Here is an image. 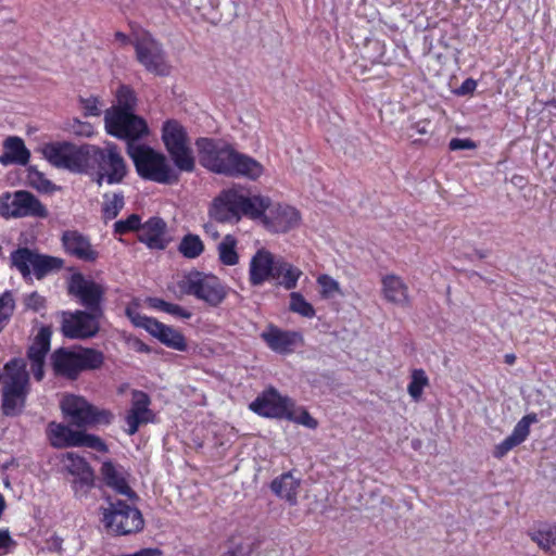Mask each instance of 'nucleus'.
Masks as SVG:
<instances>
[{"mask_svg": "<svg viewBox=\"0 0 556 556\" xmlns=\"http://www.w3.org/2000/svg\"><path fill=\"white\" fill-rule=\"evenodd\" d=\"M260 194L250 195L240 186L223 189L211 202L208 216L222 224H237L243 216L251 219L263 207Z\"/></svg>", "mask_w": 556, "mask_h": 556, "instance_id": "obj_1", "label": "nucleus"}, {"mask_svg": "<svg viewBox=\"0 0 556 556\" xmlns=\"http://www.w3.org/2000/svg\"><path fill=\"white\" fill-rule=\"evenodd\" d=\"M127 153L141 178L159 184L178 180V175L162 152L143 143L128 142Z\"/></svg>", "mask_w": 556, "mask_h": 556, "instance_id": "obj_2", "label": "nucleus"}, {"mask_svg": "<svg viewBox=\"0 0 556 556\" xmlns=\"http://www.w3.org/2000/svg\"><path fill=\"white\" fill-rule=\"evenodd\" d=\"M2 383V409L8 416L21 412L28 393V372L24 359L14 358L5 364L0 374Z\"/></svg>", "mask_w": 556, "mask_h": 556, "instance_id": "obj_3", "label": "nucleus"}, {"mask_svg": "<svg viewBox=\"0 0 556 556\" xmlns=\"http://www.w3.org/2000/svg\"><path fill=\"white\" fill-rule=\"evenodd\" d=\"M88 157L97 165V184L104 181L109 185L121 184L128 173V166L118 147L111 142H104L103 147H87Z\"/></svg>", "mask_w": 556, "mask_h": 556, "instance_id": "obj_4", "label": "nucleus"}, {"mask_svg": "<svg viewBox=\"0 0 556 556\" xmlns=\"http://www.w3.org/2000/svg\"><path fill=\"white\" fill-rule=\"evenodd\" d=\"M103 361L102 352L85 348L74 350L61 348L51 356L54 371L71 379H75L84 370L100 368Z\"/></svg>", "mask_w": 556, "mask_h": 556, "instance_id": "obj_5", "label": "nucleus"}, {"mask_svg": "<svg viewBox=\"0 0 556 556\" xmlns=\"http://www.w3.org/2000/svg\"><path fill=\"white\" fill-rule=\"evenodd\" d=\"M182 295H193L208 306L220 305L228 294L226 286L214 275L191 271L177 283Z\"/></svg>", "mask_w": 556, "mask_h": 556, "instance_id": "obj_6", "label": "nucleus"}, {"mask_svg": "<svg viewBox=\"0 0 556 556\" xmlns=\"http://www.w3.org/2000/svg\"><path fill=\"white\" fill-rule=\"evenodd\" d=\"M105 529L115 535H129L140 532L144 527L141 511L124 501L110 502L100 508Z\"/></svg>", "mask_w": 556, "mask_h": 556, "instance_id": "obj_7", "label": "nucleus"}, {"mask_svg": "<svg viewBox=\"0 0 556 556\" xmlns=\"http://www.w3.org/2000/svg\"><path fill=\"white\" fill-rule=\"evenodd\" d=\"M61 409L68 422L77 428L109 425L113 419V414L110 410L100 409L83 396L73 394L62 399Z\"/></svg>", "mask_w": 556, "mask_h": 556, "instance_id": "obj_8", "label": "nucleus"}, {"mask_svg": "<svg viewBox=\"0 0 556 556\" xmlns=\"http://www.w3.org/2000/svg\"><path fill=\"white\" fill-rule=\"evenodd\" d=\"M162 140L175 166L182 172L194 169V157L185 127L176 119H168L162 127Z\"/></svg>", "mask_w": 556, "mask_h": 556, "instance_id": "obj_9", "label": "nucleus"}, {"mask_svg": "<svg viewBox=\"0 0 556 556\" xmlns=\"http://www.w3.org/2000/svg\"><path fill=\"white\" fill-rule=\"evenodd\" d=\"M263 207L257 208L253 220L260 222L268 231L285 233L299 226V211L288 204L274 203L268 197L261 195Z\"/></svg>", "mask_w": 556, "mask_h": 556, "instance_id": "obj_10", "label": "nucleus"}, {"mask_svg": "<svg viewBox=\"0 0 556 556\" xmlns=\"http://www.w3.org/2000/svg\"><path fill=\"white\" fill-rule=\"evenodd\" d=\"M48 208L31 192L18 190L0 197V216L4 218H47Z\"/></svg>", "mask_w": 556, "mask_h": 556, "instance_id": "obj_11", "label": "nucleus"}, {"mask_svg": "<svg viewBox=\"0 0 556 556\" xmlns=\"http://www.w3.org/2000/svg\"><path fill=\"white\" fill-rule=\"evenodd\" d=\"M104 123L108 134L127 139L128 142H136L137 139L148 134V126L143 118L121 108L106 110Z\"/></svg>", "mask_w": 556, "mask_h": 556, "instance_id": "obj_12", "label": "nucleus"}, {"mask_svg": "<svg viewBox=\"0 0 556 556\" xmlns=\"http://www.w3.org/2000/svg\"><path fill=\"white\" fill-rule=\"evenodd\" d=\"M134 47L138 62L150 73L159 76L169 74V66L160 42L151 34L139 31L135 34Z\"/></svg>", "mask_w": 556, "mask_h": 556, "instance_id": "obj_13", "label": "nucleus"}, {"mask_svg": "<svg viewBox=\"0 0 556 556\" xmlns=\"http://www.w3.org/2000/svg\"><path fill=\"white\" fill-rule=\"evenodd\" d=\"M45 159L58 168L73 173H85L88 164L87 148H77L68 142L48 143L42 148Z\"/></svg>", "mask_w": 556, "mask_h": 556, "instance_id": "obj_14", "label": "nucleus"}, {"mask_svg": "<svg viewBox=\"0 0 556 556\" xmlns=\"http://www.w3.org/2000/svg\"><path fill=\"white\" fill-rule=\"evenodd\" d=\"M47 435L52 446L64 448L70 446H87L99 452H106L105 443L97 435L73 430L70 426L50 422Z\"/></svg>", "mask_w": 556, "mask_h": 556, "instance_id": "obj_15", "label": "nucleus"}, {"mask_svg": "<svg viewBox=\"0 0 556 556\" xmlns=\"http://www.w3.org/2000/svg\"><path fill=\"white\" fill-rule=\"evenodd\" d=\"M195 146L200 163L207 169L227 175L236 151L228 144L208 138H200Z\"/></svg>", "mask_w": 556, "mask_h": 556, "instance_id": "obj_16", "label": "nucleus"}, {"mask_svg": "<svg viewBox=\"0 0 556 556\" xmlns=\"http://www.w3.org/2000/svg\"><path fill=\"white\" fill-rule=\"evenodd\" d=\"M63 469L73 477L72 489L76 498H86L94 486V473L86 459L74 452L61 458Z\"/></svg>", "mask_w": 556, "mask_h": 556, "instance_id": "obj_17", "label": "nucleus"}, {"mask_svg": "<svg viewBox=\"0 0 556 556\" xmlns=\"http://www.w3.org/2000/svg\"><path fill=\"white\" fill-rule=\"evenodd\" d=\"M126 315L135 326L144 328L165 345L177 351H185L187 349L185 337L176 329L166 326L154 318L143 316L132 307L126 308Z\"/></svg>", "mask_w": 556, "mask_h": 556, "instance_id": "obj_18", "label": "nucleus"}, {"mask_svg": "<svg viewBox=\"0 0 556 556\" xmlns=\"http://www.w3.org/2000/svg\"><path fill=\"white\" fill-rule=\"evenodd\" d=\"M103 315L102 311L64 314L62 321V333L70 339H89L93 338L100 330L99 318Z\"/></svg>", "mask_w": 556, "mask_h": 556, "instance_id": "obj_19", "label": "nucleus"}, {"mask_svg": "<svg viewBox=\"0 0 556 556\" xmlns=\"http://www.w3.org/2000/svg\"><path fill=\"white\" fill-rule=\"evenodd\" d=\"M68 293L79 300L81 305L89 311H102L100 304L105 293V288L92 279L86 278L81 274L72 275L68 281Z\"/></svg>", "mask_w": 556, "mask_h": 556, "instance_id": "obj_20", "label": "nucleus"}, {"mask_svg": "<svg viewBox=\"0 0 556 556\" xmlns=\"http://www.w3.org/2000/svg\"><path fill=\"white\" fill-rule=\"evenodd\" d=\"M290 407H293V401L288 396H282L274 388L264 391L250 404V408L254 413L278 419H286Z\"/></svg>", "mask_w": 556, "mask_h": 556, "instance_id": "obj_21", "label": "nucleus"}, {"mask_svg": "<svg viewBox=\"0 0 556 556\" xmlns=\"http://www.w3.org/2000/svg\"><path fill=\"white\" fill-rule=\"evenodd\" d=\"M277 262L278 257H276L270 251L264 248L258 249L250 260V283L253 287H258L266 281L273 280Z\"/></svg>", "mask_w": 556, "mask_h": 556, "instance_id": "obj_22", "label": "nucleus"}, {"mask_svg": "<svg viewBox=\"0 0 556 556\" xmlns=\"http://www.w3.org/2000/svg\"><path fill=\"white\" fill-rule=\"evenodd\" d=\"M261 338L268 348L279 354H288L294 351L303 341L302 336L296 331L281 330L276 326H268Z\"/></svg>", "mask_w": 556, "mask_h": 556, "instance_id": "obj_23", "label": "nucleus"}, {"mask_svg": "<svg viewBox=\"0 0 556 556\" xmlns=\"http://www.w3.org/2000/svg\"><path fill=\"white\" fill-rule=\"evenodd\" d=\"M381 294L386 302L406 308L412 305L409 288L404 279L395 274L381 277Z\"/></svg>", "mask_w": 556, "mask_h": 556, "instance_id": "obj_24", "label": "nucleus"}, {"mask_svg": "<svg viewBox=\"0 0 556 556\" xmlns=\"http://www.w3.org/2000/svg\"><path fill=\"white\" fill-rule=\"evenodd\" d=\"M51 334L49 327H41L27 352L30 369L37 380L43 378V364L50 350Z\"/></svg>", "mask_w": 556, "mask_h": 556, "instance_id": "obj_25", "label": "nucleus"}, {"mask_svg": "<svg viewBox=\"0 0 556 556\" xmlns=\"http://www.w3.org/2000/svg\"><path fill=\"white\" fill-rule=\"evenodd\" d=\"M63 247L70 255L84 261H97L99 253L90 243V240L76 230H67L62 235Z\"/></svg>", "mask_w": 556, "mask_h": 556, "instance_id": "obj_26", "label": "nucleus"}, {"mask_svg": "<svg viewBox=\"0 0 556 556\" xmlns=\"http://www.w3.org/2000/svg\"><path fill=\"white\" fill-rule=\"evenodd\" d=\"M149 405L150 399L144 392L135 391L132 393L131 408L126 416L128 434H135L141 424H146L151 420L152 413L149 409Z\"/></svg>", "mask_w": 556, "mask_h": 556, "instance_id": "obj_27", "label": "nucleus"}, {"mask_svg": "<svg viewBox=\"0 0 556 556\" xmlns=\"http://www.w3.org/2000/svg\"><path fill=\"white\" fill-rule=\"evenodd\" d=\"M138 239L150 249H165L168 243L165 222L159 217H152L144 224H141Z\"/></svg>", "mask_w": 556, "mask_h": 556, "instance_id": "obj_28", "label": "nucleus"}, {"mask_svg": "<svg viewBox=\"0 0 556 556\" xmlns=\"http://www.w3.org/2000/svg\"><path fill=\"white\" fill-rule=\"evenodd\" d=\"M538 421L535 414H528L522 417L515 426L510 435H508L503 442L497 444L494 450V456L502 458L515 446L522 443L529 435L530 426Z\"/></svg>", "mask_w": 556, "mask_h": 556, "instance_id": "obj_29", "label": "nucleus"}, {"mask_svg": "<svg viewBox=\"0 0 556 556\" xmlns=\"http://www.w3.org/2000/svg\"><path fill=\"white\" fill-rule=\"evenodd\" d=\"M100 471L105 484L116 493L124 495L129 500L138 498L136 492L129 486L125 472L122 468L115 466L112 462H104Z\"/></svg>", "mask_w": 556, "mask_h": 556, "instance_id": "obj_30", "label": "nucleus"}, {"mask_svg": "<svg viewBox=\"0 0 556 556\" xmlns=\"http://www.w3.org/2000/svg\"><path fill=\"white\" fill-rule=\"evenodd\" d=\"M4 152L0 155V164L8 166L10 164L26 165L30 159V151L26 148L20 137H8L3 142Z\"/></svg>", "mask_w": 556, "mask_h": 556, "instance_id": "obj_31", "label": "nucleus"}, {"mask_svg": "<svg viewBox=\"0 0 556 556\" xmlns=\"http://www.w3.org/2000/svg\"><path fill=\"white\" fill-rule=\"evenodd\" d=\"M263 166L256 160L236 151L228 176H244L256 179L263 174Z\"/></svg>", "mask_w": 556, "mask_h": 556, "instance_id": "obj_32", "label": "nucleus"}, {"mask_svg": "<svg viewBox=\"0 0 556 556\" xmlns=\"http://www.w3.org/2000/svg\"><path fill=\"white\" fill-rule=\"evenodd\" d=\"M273 280L286 290H292L296 287L302 270L291 263L287 262L282 257H278V262L275 267Z\"/></svg>", "mask_w": 556, "mask_h": 556, "instance_id": "obj_33", "label": "nucleus"}, {"mask_svg": "<svg viewBox=\"0 0 556 556\" xmlns=\"http://www.w3.org/2000/svg\"><path fill=\"white\" fill-rule=\"evenodd\" d=\"M300 489V480L290 472L281 475L271 482V490L279 497L285 498L291 505H295Z\"/></svg>", "mask_w": 556, "mask_h": 556, "instance_id": "obj_34", "label": "nucleus"}, {"mask_svg": "<svg viewBox=\"0 0 556 556\" xmlns=\"http://www.w3.org/2000/svg\"><path fill=\"white\" fill-rule=\"evenodd\" d=\"M36 253V251L28 248H20L11 253L10 260L12 266H14L24 278L29 277L33 271Z\"/></svg>", "mask_w": 556, "mask_h": 556, "instance_id": "obj_35", "label": "nucleus"}, {"mask_svg": "<svg viewBox=\"0 0 556 556\" xmlns=\"http://www.w3.org/2000/svg\"><path fill=\"white\" fill-rule=\"evenodd\" d=\"M529 535L546 553H553L556 548V525H545Z\"/></svg>", "mask_w": 556, "mask_h": 556, "instance_id": "obj_36", "label": "nucleus"}, {"mask_svg": "<svg viewBox=\"0 0 556 556\" xmlns=\"http://www.w3.org/2000/svg\"><path fill=\"white\" fill-rule=\"evenodd\" d=\"M125 205L124 194L121 192L105 193L102 203V218L104 222L112 220L117 217Z\"/></svg>", "mask_w": 556, "mask_h": 556, "instance_id": "obj_37", "label": "nucleus"}, {"mask_svg": "<svg viewBox=\"0 0 556 556\" xmlns=\"http://www.w3.org/2000/svg\"><path fill=\"white\" fill-rule=\"evenodd\" d=\"M26 178L28 185L41 193H53L58 190V187L36 166H29L27 168Z\"/></svg>", "mask_w": 556, "mask_h": 556, "instance_id": "obj_38", "label": "nucleus"}, {"mask_svg": "<svg viewBox=\"0 0 556 556\" xmlns=\"http://www.w3.org/2000/svg\"><path fill=\"white\" fill-rule=\"evenodd\" d=\"M429 386V378L426 371L421 368H415L410 372V382L407 387L409 396L419 402L422 396L424 389Z\"/></svg>", "mask_w": 556, "mask_h": 556, "instance_id": "obj_39", "label": "nucleus"}, {"mask_svg": "<svg viewBox=\"0 0 556 556\" xmlns=\"http://www.w3.org/2000/svg\"><path fill=\"white\" fill-rule=\"evenodd\" d=\"M62 266L63 261L61 258L36 253L33 273L40 279L50 271L62 268Z\"/></svg>", "mask_w": 556, "mask_h": 556, "instance_id": "obj_40", "label": "nucleus"}, {"mask_svg": "<svg viewBox=\"0 0 556 556\" xmlns=\"http://www.w3.org/2000/svg\"><path fill=\"white\" fill-rule=\"evenodd\" d=\"M178 251L187 258H195L204 251V244L198 235H186L179 245Z\"/></svg>", "mask_w": 556, "mask_h": 556, "instance_id": "obj_41", "label": "nucleus"}, {"mask_svg": "<svg viewBox=\"0 0 556 556\" xmlns=\"http://www.w3.org/2000/svg\"><path fill=\"white\" fill-rule=\"evenodd\" d=\"M237 240L233 236L227 235L218 244L219 260L223 264L232 266L239 261L236 252Z\"/></svg>", "mask_w": 556, "mask_h": 556, "instance_id": "obj_42", "label": "nucleus"}, {"mask_svg": "<svg viewBox=\"0 0 556 556\" xmlns=\"http://www.w3.org/2000/svg\"><path fill=\"white\" fill-rule=\"evenodd\" d=\"M317 285L319 286V294L323 299L328 300L343 294L340 283L329 275H319L317 277Z\"/></svg>", "mask_w": 556, "mask_h": 556, "instance_id": "obj_43", "label": "nucleus"}, {"mask_svg": "<svg viewBox=\"0 0 556 556\" xmlns=\"http://www.w3.org/2000/svg\"><path fill=\"white\" fill-rule=\"evenodd\" d=\"M289 308L291 312L306 318H313L316 314L313 305L299 292H291Z\"/></svg>", "mask_w": 556, "mask_h": 556, "instance_id": "obj_44", "label": "nucleus"}, {"mask_svg": "<svg viewBox=\"0 0 556 556\" xmlns=\"http://www.w3.org/2000/svg\"><path fill=\"white\" fill-rule=\"evenodd\" d=\"M286 419L302 425L308 429H316L318 426L317 420L313 418L305 408L295 407L294 403L293 407L289 408Z\"/></svg>", "mask_w": 556, "mask_h": 556, "instance_id": "obj_45", "label": "nucleus"}, {"mask_svg": "<svg viewBox=\"0 0 556 556\" xmlns=\"http://www.w3.org/2000/svg\"><path fill=\"white\" fill-rule=\"evenodd\" d=\"M116 99L117 105L114 108H121L124 111L134 113L136 106V97L129 87L122 85L116 92Z\"/></svg>", "mask_w": 556, "mask_h": 556, "instance_id": "obj_46", "label": "nucleus"}, {"mask_svg": "<svg viewBox=\"0 0 556 556\" xmlns=\"http://www.w3.org/2000/svg\"><path fill=\"white\" fill-rule=\"evenodd\" d=\"M141 218L137 214L129 215L126 219H121L114 224V233L125 235L130 231L140 232Z\"/></svg>", "mask_w": 556, "mask_h": 556, "instance_id": "obj_47", "label": "nucleus"}, {"mask_svg": "<svg viewBox=\"0 0 556 556\" xmlns=\"http://www.w3.org/2000/svg\"><path fill=\"white\" fill-rule=\"evenodd\" d=\"M15 307L14 299L11 293L5 292L0 296V331L9 323Z\"/></svg>", "mask_w": 556, "mask_h": 556, "instance_id": "obj_48", "label": "nucleus"}, {"mask_svg": "<svg viewBox=\"0 0 556 556\" xmlns=\"http://www.w3.org/2000/svg\"><path fill=\"white\" fill-rule=\"evenodd\" d=\"M448 147L452 151H458L476 149L477 144L470 139L454 138L450 141Z\"/></svg>", "mask_w": 556, "mask_h": 556, "instance_id": "obj_49", "label": "nucleus"}, {"mask_svg": "<svg viewBox=\"0 0 556 556\" xmlns=\"http://www.w3.org/2000/svg\"><path fill=\"white\" fill-rule=\"evenodd\" d=\"M25 304L28 308L39 311L45 306V299L38 293L34 292L26 298Z\"/></svg>", "mask_w": 556, "mask_h": 556, "instance_id": "obj_50", "label": "nucleus"}, {"mask_svg": "<svg viewBox=\"0 0 556 556\" xmlns=\"http://www.w3.org/2000/svg\"><path fill=\"white\" fill-rule=\"evenodd\" d=\"M72 130L79 136H89L91 135V125L88 123H83L78 119H75L72 124Z\"/></svg>", "mask_w": 556, "mask_h": 556, "instance_id": "obj_51", "label": "nucleus"}, {"mask_svg": "<svg viewBox=\"0 0 556 556\" xmlns=\"http://www.w3.org/2000/svg\"><path fill=\"white\" fill-rule=\"evenodd\" d=\"M165 312L170 315L178 316L181 318H190L191 317L190 312L186 311L180 305L173 304V303H167Z\"/></svg>", "mask_w": 556, "mask_h": 556, "instance_id": "obj_52", "label": "nucleus"}, {"mask_svg": "<svg viewBox=\"0 0 556 556\" xmlns=\"http://www.w3.org/2000/svg\"><path fill=\"white\" fill-rule=\"evenodd\" d=\"M13 540L8 530H0V555L7 553L9 547L13 545Z\"/></svg>", "mask_w": 556, "mask_h": 556, "instance_id": "obj_53", "label": "nucleus"}, {"mask_svg": "<svg viewBox=\"0 0 556 556\" xmlns=\"http://www.w3.org/2000/svg\"><path fill=\"white\" fill-rule=\"evenodd\" d=\"M413 128L419 135H427L430 131V122L429 121H420L413 125Z\"/></svg>", "mask_w": 556, "mask_h": 556, "instance_id": "obj_54", "label": "nucleus"}, {"mask_svg": "<svg viewBox=\"0 0 556 556\" xmlns=\"http://www.w3.org/2000/svg\"><path fill=\"white\" fill-rule=\"evenodd\" d=\"M148 301H149V303H150V305L152 307L159 308V309H161L163 312H165L166 305L168 303V302H166V301H164L162 299H159V298H150Z\"/></svg>", "mask_w": 556, "mask_h": 556, "instance_id": "obj_55", "label": "nucleus"}, {"mask_svg": "<svg viewBox=\"0 0 556 556\" xmlns=\"http://www.w3.org/2000/svg\"><path fill=\"white\" fill-rule=\"evenodd\" d=\"M204 231L208 236H211L213 239H217L219 237V232L217 231L216 227L212 223H207L204 225Z\"/></svg>", "mask_w": 556, "mask_h": 556, "instance_id": "obj_56", "label": "nucleus"}, {"mask_svg": "<svg viewBox=\"0 0 556 556\" xmlns=\"http://www.w3.org/2000/svg\"><path fill=\"white\" fill-rule=\"evenodd\" d=\"M476 85H477V84H476V81H475V80H472V79H467V80H465V81L463 83V85H462V91H463V93L475 90Z\"/></svg>", "mask_w": 556, "mask_h": 556, "instance_id": "obj_57", "label": "nucleus"}, {"mask_svg": "<svg viewBox=\"0 0 556 556\" xmlns=\"http://www.w3.org/2000/svg\"><path fill=\"white\" fill-rule=\"evenodd\" d=\"M86 110L88 111V113L90 115H93V116H97L100 114V111H99L96 102H88V104L86 105Z\"/></svg>", "mask_w": 556, "mask_h": 556, "instance_id": "obj_58", "label": "nucleus"}, {"mask_svg": "<svg viewBox=\"0 0 556 556\" xmlns=\"http://www.w3.org/2000/svg\"><path fill=\"white\" fill-rule=\"evenodd\" d=\"M115 38L121 41L123 45H127L129 42V38L127 35H125L124 33L122 31H116L115 33Z\"/></svg>", "mask_w": 556, "mask_h": 556, "instance_id": "obj_59", "label": "nucleus"}, {"mask_svg": "<svg viewBox=\"0 0 556 556\" xmlns=\"http://www.w3.org/2000/svg\"><path fill=\"white\" fill-rule=\"evenodd\" d=\"M515 359H516V356L514 354L505 355V361L507 364H514Z\"/></svg>", "mask_w": 556, "mask_h": 556, "instance_id": "obj_60", "label": "nucleus"}]
</instances>
